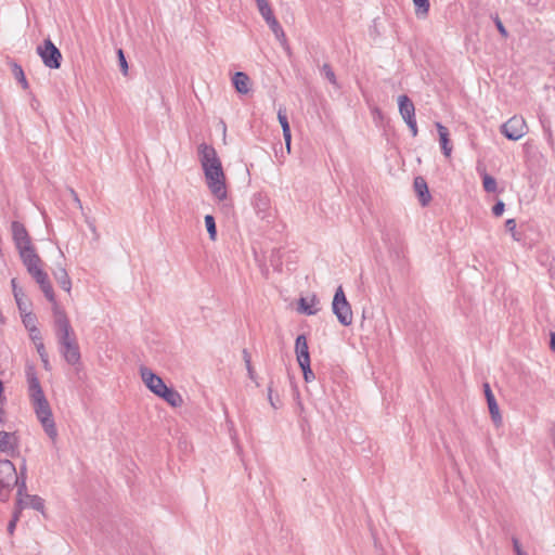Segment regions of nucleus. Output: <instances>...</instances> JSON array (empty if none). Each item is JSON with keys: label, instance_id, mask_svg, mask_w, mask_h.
Returning <instances> with one entry per match:
<instances>
[{"label": "nucleus", "instance_id": "f257e3e1", "mask_svg": "<svg viewBox=\"0 0 555 555\" xmlns=\"http://www.w3.org/2000/svg\"><path fill=\"white\" fill-rule=\"evenodd\" d=\"M198 155L209 191L217 199H225V175L216 150L211 145L202 143L198 146Z\"/></svg>", "mask_w": 555, "mask_h": 555}, {"label": "nucleus", "instance_id": "f03ea898", "mask_svg": "<svg viewBox=\"0 0 555 555\" xmlns=\"http://www.w3.org/2000/svg\"><path fill=\"white\" fill-rule=\"evenodd\" d=\"M28 393L35 410L36 416L43 427L44 433L54 442L57 438V429L53 420L50 404L43 393L39 379L34 369L26 371Z\"/></svg>", "mask_w": 555, "mask_h": 555}, {"label": "nucleus", "instance_id": "7ed1b4c3", "mask_svg": "<svg viewBox=\"0 0 555 555\" xmlns=\"http://www.w3.org/2000/svg\"><path fill=\"white\" fill-rule=\"evenodd\" d=\"M52 304L54 331L60 345V351L68 364L75 365L80 361V351L75 332L65 311L60 308L55 300Z\"/></svg>", "mask_w": 555, "mask_h": 555}, {"label": "nucleus", "instance_id": "20e7f679", "mask_svg": "<svg viewBox=\"0 0 555 555\" xmlns=\"http://www.w3.org/2000/svg\"><path fill=\"white\" fill-rule=\"evenodd\" d=\"M27 272L38 283L40 289L50 302H54L55 296L48 274L42 270V260L36 253L34 246L18 251Z\"/></svg>", "mask_w": 555, "mask_h": 555}, {"label": "nucleus", "instance_id": "39448f33", "mask_svg": "<svg viewBox=\"0 0 555 555\" xmlns=\"http://www.w3.org/2000/svg\"><path fill=\"white\" fill-rule=\"evenodd\" d=\"M332 310L341 325L349 326L352 324L353 314L351 306L348 302L341 286H338L335 292L332 302Z\"/></svg>", "mask_w": 555, "mask_h": 555}, {"label": "nucleus", "instance_id": "423d86ee", "mask_svg": "<svg viewBox=\"0 0 555 555\" xmlns=\"http://www.w3.org/2000/svg\"><path fill=\"white\" fill-rule=\"evenodd\" d=\"M37 53L47 67L52 69L60 68L62 54L50 39H46L43 44L37 47Z\"/></svg>", "mask_w": 555, "mask_h": 555}, {"label": "nucleus", "instance_id": "0eeeda50", "mask_svg": "<svg viewBox=\"0 0 555 555\" xmlns=\"http://www.w3.org/2000/svg\"><path fill=\"white\" fill-rule=\"evenodd\" d=\"M501 132L508 140L517 141L528 132V126L524 117L513 116L501 126Z\"/></svg>", "mask_w": 555, "mask_h": 555}, {"label": "nucleus", "instance_id": "6e6552de", "mask_svg": "<svg viewBox=\"0 0 555 555\" xmlns=\"http://www.w3.org/2000/svg\"><path fill=\"white\" fill-rule=\"evenodd\" d=\"M16 481L17 474L14 464L10 460H0V496L2 491H11Z\"/></svg>", "mask_w": 555, "mask_h": 555}, {"label": "nucleus", "instance_id": "1a4fd4ad", "mask_svg": "<svg viewBox=\"0 0 555 555\" xmlns=\"http://www.w3.org/2000/svg\"><path fill=\"white\" fill-rule=\"evenodd\" d=\"M20 438L16 433L0 430V452L7 456L15 457L18 455Z\"/></svg>", "mask_w": 555, "mask_h": 555}, {"label": "nucleus", "instance_id": "9d476101", "mask_svg": "<svg viewBox=\"0 0 555 555\" xmlns=\"http://www.w3.org/2000/svg\"><path fill=\"white\" fill-rule=\"evenodd\" d=\"M140 376L150 391L158 396L167 385L164 383L162 377L156 375L151 369L146 366L140 367Z\"/></svg>", "mask_w": 555, "mask_h": 555}, {"label": "nucleus", "instance_id": "9b49d317", "mask_svg": "<svg viewBox=\"0 0 555 555\" xmlns=\"http://www.w3.org/2000/svg\"><path fill=\"white\" fill-rule=\"evenodd\" d=\"M11 230H12L13 241H14L15 246L18 251L34 246L31 243V238H30L26 228L24 227V224H22L18 221H13L11 224Z\"/></svg>", "mask_w": 555, "mask_h": 555}, {"label": "nucleus", "instance_id": "f8f14e48", "mask_svg": "<svg viewBox=\"0 0 555 555\" xmlns=\"http://www.w3.org/2000/svg\"><path fill=\"white\" fill-rule=\"evenodd\" d=\"M398 106L404 122L415 119V106L408 95L402 94L398 96Z\"/></svg>", "mask_w": 555, "mask_h": 555}, {"label": "nucleus", "instance_id": "ddd939ff", "mask_svg": "<svg viewBox=\"0 0 555 555\" xmlns=\"http://www.w3.org/2000/svg\"><path fill=\"white\" fill-rule=\"evenodd\" d=\"M483 390H485V396L487 399L489 412L491 414V418L496 425H500L502 422V416H501L496 400L494 398V395L492 393L490 385L488 383L483 384Z\"/></svg>", "mask_w": 555, "mask_h": 555}, {"label": "nucleus", "instance_id": "4468645a", "mask_svg": "<svg viewBox=\"0 0 555 555\" xmlns=\"http://www.w3.org/2000/svg\"><path fill=\"white\" fill-rule=\"evenodd\" d=\"M319 299L315 295L301 297L298 301V311L307 315H314L319 311Z\"/></svg>", "mask_w": 555, "mask_h": 555}, {"label": "nucleus", "instance_id": "2eb2a0df", "mask_svg": "<svg viewBox=\"0 0 555 555\" xmlns=\"http://www.w3.org/2000/svg\"><path fill=\"white\" fill-rule=\"evenodd\" d=\"M20 500V507L25 508H33L39 513H41L43 516L44 513V500L40 498L39 495H33V494H25L23 499Z\"/></svg>", "mask_w": 555, "mask_h": 555}, {"label": "nucleus", "instance_id": "dca6fc26", "mask_svg": "<svg viewBox=\"0 0 555 555\" xmlns=\"http://www.w3.org/2000/svg\"><path fill=\"white\" fill-rule=\"evenodd\" d=\"M295 353L298 364L310 361L308 341L305 335H299L295 343Z\"/></svg>", "mask_w": 555, "mask_h": 555}, {"label": "nucleus", "instance_id": "f3484780", "mask_svg": "<svg viewBox=\"0 0 555 555\" xmlns=\"http://www.w3.org/2000/svg\"><path fill=\"white\" fill-rule=\"evenodd\" d=\"M232 83L235 90L241 94H247L250 91L251 81L247 74L236 72L232 77Z\"/></svg>", "mask_w": 555, "mask_h": 555}, {"label": "nucleus", "instance_id": "a211bd4d", "mask_svg": "<svg viewBox=\"0 0 555 555\" xmlns=\"http://www.w3.org/2000/svg\"><path fill=\"white\" fill-rule=\"evenodd\" d=\"M436 128H437V131L439 134V142H440L442 153L446 157L449 158L452 153V145H451V142L449 139V135H450L449 130L447 127H444L440 122H436Z\"/></svg>", "mask_w": 555, "mask_h": 555}, {"label": "nucleus", "instance_id": "6ab92c4d", "mask_svg": "<svg viewBox=\"0 0 555 555\" xmlns=\"http://www.w3.org/2000/svg\"><path fill=\"white\" fill-rule=\"evenodd\" d=\"M157 397L164 399L172 408H179L183 404L181 395L168 386Z\"/></svg>", "mask_w": 555, "mask_h": 555}, {"label": "nucleus", "instance_id": "aec40b11", "mask_svg": "<svg viewBox=\"0 0 555 555\" xmlns=\"http://www.w3.org/2000/svg\"><path fill=\"white\" fill-rule=\"evenodd\" d=\"M414 189L417 193L420 201L423 206L427 205L430 201V194L427 188L426 181L422 177H417L414 180Z\"/></svg>", "mask_w": 555, "mask_h": 555}, {"label": "nucleus", "instance_id": "412c9836", "mask_svg": "<svg viewBox=\"0 0 555 555\" xmlns=\"http://www.w3.org/2000/svg\"><path fill=\"white\" fill-rule=\"evenodd\" d=\"M53 275L55 278V280L57 281V283L60 284V286L67 293L70 292V288H72V281L68 276V273L67 271L65 270V268H63L62 266H60L54 272H53Z\"/></svg>", "mask_w": 555, "mask_h": 555}, {"label": "nucleus", "instance_id": "4be33fe9", "mask_svg": "<svg viewBox=\"0 0 555 555\" xmlns=\"http://www.w3.org/2000/svg\"><path fill=\"white\" fill-rule=\"evenodd\" d=\"M25 472H26V464H25V460H24L23 466L21 467V476H17V481L14 482V486L17 487L16 499H23L25 496V494H28L26 492L27 487H26Z\"/></svg>", "mask_w": 555, "mask_h": 555}, {"label": "nucleus", "instance_id": "5701e85b", "mask_svg": "<svg viewBox=\"0 0 555 555\" xmlns=\"http://www.w3.org/2000/svg\"><path fill=\"white\" fill-rule=\"evenodd\" d=\"M267 22V24L269 25V27L271 28V30L273 31L274 36L276 37V39L279 40H285V34H284V30L283 28L281 27L280 23L278 22V20L275 18L274 14L270 17H268L267 20H264Z\"/></svg>", "mask_w": 555, "mask_h": 555}, {"label": "nucleus", "instance_id": "b1692460", "mask_svg": "<svg viewBox=\"0 0 555 555\" xmlns=\"http://www.w3.org/2000/svg\"><path fill=\"white\" fill-rule=\"evenodd\" d=\"M11 66H12V73H13L14 78L21 83V86L24 90H27L29 85L25 77L22 66H20L17 63H12Z\"/></svg>", "mask_w": 555, "mask_h": 555}, {"label": "nucleus", "instance_id": "393cba45", "mask_svg": "<svg viewBox=\"0 0 555 555\" xmlns=\"http://www.w3.org/2000/svg\"><path fill=\"white\" fill-rule=\"evenodd\" d=\"M481 177H482V185H483L485 191L488 193L496 192V190H498L496 180L492 176L488 175L486 172V170H483L481 172Z\"/></svg>", "mask_w": 555, "mask_h": 555}, {"label": "nucleus", "instance_id": "a878e982", "mask_svg": "<svg viewBox=\"0 0 555 555\" xmlns=\"http://www.w3.org/2000/svg\"><path fill=\"white\" fill-rule=\"evenodd\" d=\"M413 3L417 16H426L428 14L430 8L429 0H413Z\"/></svg>", "mask_w": 555, "mask_h": 555}, {"label": "nucleus", "instance_id": "bb28decb", "mask_svg": "<svg viewBox=\"0 0 555 555\" xmlns=\"http://www.w3.org/2000/svg\"><path fill=\"white\" fill-rule=\"evenodd\" d=\"M205 225H206L207 232L209 234V238L211 241H215L217 237V229H216L215 218L211 215L205 216Z\"/></svg>", "mask_w": 555, "mask_h": 555}, {"label": "nucleus", "instance_id": "cd10ccee", "mask_svg": "<svg viewBox=\"0 0 555 555\" xmlns=\"http://www.w3.org/2000/svg\"><path fill=\"white\" fill-rule=\"evenodd\" d=\"M256 3L258 7V10H259V13L261 14V16L264 20H267L268 17L273 15V11L267 0H256Z\"/></svg>", "mask_w": 555, "mask_h": 555}, {"label": "nucleus", "instance_id": "c85d7f7f", "mask_svg": "<svg viewBox=\"0 0 555 555\" xmlns=\"http://www.w3.org/2000/svg\"><path fill=\"white\" fill-rule=\"evenodd\" d=\"M243 360L245 362L249 378L251 380H255L256 374H255L254 367L251 365L250 354L246 349L243 350Z\"/></svg>", "mask_w": 555, "mask_h": 555}, {"label": "nucleus", "instance_id": "c756f323", "mask_svg": "<svg viewBox=\"0 0 555 555\" xmlns=\"http://www.w3.org/2000/svg\"><path fill=\"white\" fill-rule=\"evenodd\" d=\"M14 298L16 300V304H17V307H18L20 310H22V311L27 310L28 302L26 300V297H25V294H24L23 291H16L15 289Z\"/></svg>", "mask_w": 555, "mask_h": 555}, {"label": "nucleus", "instance_id": "7c9ffc66", "mask_svg": "<svg viewBox=\"0 0 555 555\" xmlns=\"http://www.w3.org/2000/svg\"><path fill=\"white\" fill-rule=\"evenodd\" d=\"M278 119H279V122L282 127V130L283 132H288L291 130V127H289V124H288V119H287V115H286V112L285 109L283 108H280L279 112H278Z\"/></svg>", "mask_w": 555, "mask_h": 555}, {"label": "nucleus", "instance_id": "2f4dec72", "mask_svg": "<svg viewBox=\"0 0 555 555\" xmlns=\"http://www.w3.org/2000/svg\"><path fill=\"white\" fill-rule=\"evenodd\" d=\"M321 72L332 85H337L335 73L328 64H324L321 68Z\"/></svg>", "mask_w": 555, "mask_h": 555}, {"label": "nucleus", "instance_id": "473e14b6", "mask_svg": "<svg viewBox=\"0 0 555 555\" xmlns=\"http://www.w3.org/2000/svg\"><path fill=\"white\" fill-rule=\"evenodd\" d=\"M299 366L302 370L304 378L306 382H311L314 379V373L312 372V370L310 367V361H308L306 363H300Z\"/></svg>", "mask_w": 555, "mask_h": 555}, {"label": "nucleus", "instance_id": "72a5a7b5", "mask_svg": "<svg viewBox=\"0 0 555 555\" xmlns=\"http://www.w3.org/2000/svg\"><path fill=\"white\" fill-rule=\"evenodd\" d=\"M36 348H37V352L39 353V356L44 364V367H48V365H49L48 353L46 351L43 343L42 341L36 343Z\"/></svg>", "mask_w": 555, "mask_h": 555}, {"label": "nucleus", "instance_id": "f704fd0d", "mask_svg": "<svg viewBox=\"0 0 555 555\" xmlns=\"http://www.w3.org/2000/svg\"><path fill=\"white\" fill-rule=\"evenodd\" d=\"M117 55H118V61H119V65H120L121 72H122L124 75H127V73H128V64H127L125 54H124L121 49H119L117 51Z\"/></svg>", "mask_w": 555, "mask_h": 555}, {"label": "nucleus", "instance_id": "c9c22d12", "mask_svg": "<svg viewBox=\"0 0 555 555\" xmlns=\"http://www.w3.org/2000/svg\"><path fill=\"white\" fill-rule=\"evenodd\" d=\"M505 228L508 232L512 233L514 240L518 241L516 237V221L515 219H507L505 222Z\"/></svg>", "mask_w": 555, "mask_h": 555}, {"label": "nucleus", "instance_id": "e433bc0d", "mask_svg": "<svg viewBox=\"0 0 555 555\" xmlns=\"http://www.w3.org/2000/svg\"><path fill=\"white\" fill-rule=\"evenodd\" d=\"M493 20H494V23H495V26H496L499 33L504 38H506L508 36V33H507L506 28L504 27V25H503L502 21L500 20V17L498 15H495V17Z\"/></svg>", "mask_w": 555, "mask_h": 555}, {"label": "nucleus", "instance_id": "4c0bfd02", "mask_svg": "<svg viewBox=\"0 0 555 555\" xmlns=\"http://www.w3.org/2000/svg\"><path fill=\"white\" fill-rule=\"evenodd\" d=\"M505 209V204L502 201H499L493 207H492V214L495 217L502 216Z\"/></svg>", "mask_w": 555, "mask_h": 555}, {"label": "nucleus", "instance_id": "58836bf2", "mask_svg": "<svg viewBox=\"0 0 555 555\" xmlns=\"http://www.w3.org/2000/svg\"><path fill=\"white\" fill-rule=\"evenodd\" d=\"M30 337L35 343L41 341V336L39 330L35 326V324H31V327H29Z\"/></svg>", "mask_w": 555, "mask_h": 555}, {"label": "nucleus", "instance_id": "ea45409f", "mask_svg": "<svg viewBox=\"0 0 555 555\" xmlns=\"http://www.w3.org/2000/svg\"><path fill=\"white\" fill-rule=\"evenodd\" d=\"M25 509V507H20V500L16 499V502H15V507H14V512H13V516L12 518L14 520H20L21 518V514H22V511Z\"/></svg>", "mask_w": 555, "mask_h": 555}, {"label": "nucleus", "instance_id": "a19ab883", "mask_svg": "<svg viewBox=\"0 0 555 555\" xmlns=\"http://www.w3.org/2000/svg\"><path fill=\"white\" fill-rule=\"evenodd\" d=\"M405 124L409 127L412 137H416L418 133L416 119H412L411 121H405Z\"/></svg>", "mask_w": 555, "mask_h": 555}, {"label": "nucleus", "instance_id": "79ce46f5", "mask_svg": "<svg viewBox=\"0 0 555 555\" xmlns=\"http://www.w3.org/2000/svg\"><path fill=\"white\" fill-rule=\"evenodd\" d=\"M283 138L285 140V145H286L287 153H291V141H292L291 130L287 133L283 132Z\"/></svg>", "mask_w": 555, "mask_h": 555}, {"label": "nucleus", "instance_id": "37998d69", "mask_svg": "<svg viewBox=\"0 0 555 555\" xmlns=\"http://www.w3.org/2000/svg\"><path fill=\"white\" fill-rule=\"evenodd\" d=\"M268 399H269V402H270V404H271V406L273 409H278L279 408L278 402L272 397V388L270 386L268 388Z\"/></svg>", "mask_w": 555, "mask_h": 555}, {"label": "nucleus", "instance_id": "c03bdc74", "mask_svg": "<svg viewBox=\"0 0 555 555\" xmlns=\"http://www.w3.org/2000/svg\"><path fill=\"white\" fill-rule=\"evenodd\" d=\"M18 520H14L13 518L10 520L9 525H8V532L9 534H13L14 533V530L16 528V524H17Z\"/></svg>", "mask_w": 555, "mask_h": 555}, {"label": "nucleus", "instance_id": "a18cd8bd", "mask_svg": "<svg viewBox=\"0 0 555 555\" xmlns=\"http://www.w3.org/2000/svg\"><path fill=\"white\" fill-rule=\"evenodd\" d=\"M513 546H514V551H515L516 555L519 554L520 552H522L521 545H520L518 539L513 538Z\"/></svg>", "mask_w": 555, "mask_h": 555}, {"label": "nucleus", "instance_id": "49530a36", "mask_svg": "<svg viewBox=\"0 0 555 555\" xmlns=\"http://www.w3.org/2000/svg\"><path fill=\"white\" fill-rule=\"evenodd\" d=\"M70 194H72V196L74 198V202L78 205L79 208H81L82 205H81V202H80L77 193L74 190H70Z\"/></svg>", "mask_w": 555, "mask_h": 555}, {"label": "nucleus", "instance_id": "de8ad7c7", "mask_svg": "<svg viewBox=\"0 0 555 555\" xmlns=\"http://www.w3.org/2000/svg\"><path fill=\"white\" fill-rule=\"evenodd\" d=\"M11 285H12L13 295H15V289L23 291L21 287L17 286L16 279L11 280Z\"/></svg>", "mask_w": 555, "mask_h": 555}, {"label": "nucleus", "instance_id": "09e8293b", "mask_svg": "<svg viewBox=\"0 0 555 555\" xmlns=\"http://www.w3.org/2000/svg\"><path fill=\"white\" fill-rule=\"evenodd\" d=\"M33 317L30 314L26 315V319H24V323L26 325V327L29 330V327H31V322H33Z\"/></svg>", "mask_w": 555, "mask_h": 555}, {"label": "nucleus", "instance_id": "8fccbe9b", "mask_svg": "<svg viewBox=\"0 0 555 555\" xmlns=\"http://www.w3.org/2000/svg\"><path fill=\"white\" fill-rule=\"evenodd\" d=\"M550 347L555 352V333H551Z\"/></svg>", "mask_w": 555, "mask_h": 555}, {"label": "nucleus", "instance_id": "3c124183", "mask_svg": "<svg viewBox=\"0 0 555 555\" xmlns=\"http://www.w3.org/2000/svg\"><path fill=\"white\" fill-rule=\"evenodd\" d=\"M10 491H2V495L0 496V500L5 502L9 500Z\"/></svg>", "mask_w": 555, "mask_h": 555}, {"label": "nucleus", "instance_id": "603ef678", "mask_svg": "<svg viewBox=\"0 0 555 555\" xmlns=\"http://www.w3.org/2000/svg\"><path fill=\"white\" fill-rule=\"evenodd\" d=\"M3 416H4V411H3V409L0 406V422H3Z\"/></svg>", "mask_w": 555, "mask_h": 555}, {"label": "nucleus", "instance_id": "864d4df0", "mask_svg": "<svg viewBox=\"0 0 555 555\" xmlns=\"http://www.w3.org/2000/svg\"><path fill=\"white\" fill-rule=\"evenodd\" d=\"M90 229L92 230L93 233H96L94 224L90 223Z\"/></svg>", "mask_w": 555, "mask_h": 555}, {"label": "nucleus", "instance_id": "5fc2aeb1", "mask_svg": "<svg viewBox=\"0 0 555 555\" xmlns=\"http://www.w3.org/2000/svg\"><path fill=\"white\" fill-rule=\"evenodd\" d=\"M552 437L555 440V427L552 428Z\"/></svg>", "mask_w": 555, "mask_h": 555}, {"label": "nucleus", "instance_id": "6e6d98bb", "mask_svg": "<svg viewBox=\"0 0 555 555\" xmlns=\"http://www.w3.org/2000/svg\"><path fill=\"white\" fill-rule=\"evenodd\" d=\"M517 555H527V554L522 551V552H520V553H519V554H517Z\"/></svg>", "mask_w": 555, "mask_h": 555}]
</instances>
